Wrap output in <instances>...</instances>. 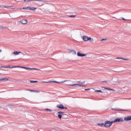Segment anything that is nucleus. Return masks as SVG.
I'll list each match as a JSON object with an SVG mask.
<instances>
[{"label":"nucleus","instance_id":"f257e3e1","mask_svg":"<svg viewBox=\"0 0 131 131\" xmlns=\"http://www.w3.org/2000/svg\"><path fill=\"white\" fill-rule=\"evenodd\" d=\"M82 39L84 40V41H88V40H90L91 42H93V41H94V39L86 35H84L82 37Z\"/></svg>","mask_w":131,"mask_h":131},{"label":"nucleus","instance_id":"f03ea898","mask_svg":"<svg viewBox=\"0 0 131 131\" xmlns=\"http://www.w3.org/2000/svg\"><path fill=\"white\" fill-rule=\"evenodd\" d=\"M112 124H113V121H106L104 123V126L105 127H110V126H111Z\"/></svg>","mask_w":131,"mask_h":131},{"label":"nucleus","instance_id":"7ed1b4c3","mask_svg":"<svg viewBox=\"0 0 131 131\" xmlns=\"http://www.w3.org/2000/svg\"><path fill=\"white\" fill-rule=\"evenodd\" d=\"M123 121H124L123 118H119L115 119L114 121H113V123H115L116 122H122Z\"/></svg>","mask_w":131,"mask_h":131},{"label":"nucleus","instance_id":"20e7f679","mask_svg":"<svg viewBox=\"0 0 131 131\" xmlns=\"http://www.w3.org/2000/svg\"><path fill=\"white\" fill-rule=\"evenodd\" d=\"M77 56H78V57H84V56H86V54H81V53H80V52H78Z\"/></svg>","mask_w":131,"mask_h":131},{"label":"nucleus","instance_id":"39448f33","mask_svg":"<svg viewBox=\"0 0 131 131\" xmlns=\"http://www.w3.org/2000/svg\"><path fill=\"white\" fill-rule=\"evenodd\" d=\"M112 110H113V111H120V112H121V111H126L125 110H121V109H119L118 108H112Z\"/></svg>","mask_w":131,"mask_h":131},{"label":"nucleus","instance_id":"423d86ee","mask_svg":"<svg viewBox=\"0 0 131 131\" xmlns=\"http://www.w3.org/2000/svg\"><path fill=\"white\" fill-rule=\"evenodd\" d=\"M124 120L125 121H129V120H131V116H128L127 117H125L124 118Z\"/></svg>","mask_w":131,"mask_h":131},{"label":"nucleus","instance_id":"0eeeda50","mask_svg":"<svg viewBox=\"0 0 131 131\" xmlns=\"http://www.w3.org/2000/svg\"><path fill=\"white\" fill-rule=\"evenodd\" d=\"M57 107L59 108V109H64L65 107H64V105L63 104H57Z\"/></svg>","mask_w":131,"mask_h":131},{"label":"nucleus","instance_id":"6e6552de","mask_svg":"<svg viewBox=\"0 0 131 131\" xmlns=\"http://www.w3.org/2000/svg\"><path fill=\"white\" fill-rule=\"evenodd\" d=\"M20 23L22 24H26V23H27V19H23L20 20Z\"/></svg>","mask_w":131,"mask_h":131},{"label":"nucleus","instance_id":"1a4fd4ad","mask_svg":"<svg viewBox=\"0 0 131 131\" xmlns=\"http://www.w3.org/2000/svg\"><path fill=\"white\" fill-rule=\"evenodd\" d=\"M43 82L45 83H49V82H55V83H60V82H58V81H48V82Z\"/></svg>","mask_w":131,"mask_h":131},{"label":"nucleus","instance_id":"9d476101","mask_svg":"<svg viewBox=\"0 0 131 131\" xmlns=\"http://www.w3.org/2000/svg\"><path fill=\"white\" fill-rule=\"evenodd\" d=\"M9 79L8 78H4L0 79V81H8Z\"/></svg>","mask_w":131,"mask_h":131},{"label":"nucleus","instance_id":"9b49d317","mask_svg":"<svg viewBox=\"0 0 131 131\" xmlns=\"http://www.w3.org/2000/svg\"><path fill=\"white\" fill-rule=\"evenodd\" d=\"M116 59H117L118 60H124V61H127V58H123L122 57H117L116 58Z\"/></svg>","mask_w":131,"mask_h":131},{"label":"nucleus","instance_id":"f8f14e48","mask_svg":"<svg viewBox=\"0 0 131 131\" xmlns=\"http://www.w3.org/2000/svg\"><path fill=\"white\" fill-rule=\"evenodd\" d=\"M31 9V7H25L23 8V10H30Z\"/></svg>","mask_w":131,"mask_h":131},{"label":"nucleus","instance_id":"ddd939ff","mask_svg":"<svg viewBox=\"0 0 131 131\" xmlns=\"http://www.w3.org/2000/svg\"><path fill=\"white\" fill-rule=\"evenodd\" d=\"M12 7L13 6H4V9H14V8H12Z\"/></svg>","mask_w":131,"mask_h":131},{"label":"nucleus","instance_id":"4468645a","mask_svg":"<svg viewBox=\"0 0 131 131\" xmlns=\"http://www.w3.org/2000/svg\"><path fill=\"white\" fill-rule=\"evenodd\" d=\"M28 69L29 70H39V69H36V68H28Z\"/></svg>","mask_w":131,"mask_h":131},{"label":"nucleus","instance_id":"2eb2a0df","mask_svg":"<svg viewBox=\"0 0 131 131\" xmlns=\"http://www.w3.org/2000/svg\"><path fill=\"white\" fill-rule=\"evenodd\" d=\"M20 53H21V52L14 51L13 52V55H19Z\"/></svg>","mask_w":131,"mask_h":131},{"label":"nucleus","instance_id":"dca6fc26","mask_svg":"<svg viewBox=\"0 0 131 131\" xmlns=\"http://www.w3.org/2000/svg\"><path fill=\"white\" fill-rule=\"evenodd\" d=\"M97 125H99V126H104L105 125V124H104V123H98L97 124Z\"/></svg>","mask_w":131,"mask_h":131},{"label":"nucleus","instance_id":"f3484780","mask_svg":"<svg viewBox=\"0 0 131 131\" xmlns=\"http://www.w3.org/2000/svg\"><path fill=\"white\" fill-rule=\"evenodd\" d=\"M1 67L2 68H11V66H7V67H5V66H2Z\"/></svg>","mask_w":131,"mask_h":131},{"label":"nucleus","instance_id":"a211bd4d","mask_svg":"<svg viewBox=\"0 0 131 131\" xmlns=\"http://www.w3.org/2000/svg\"><path fill=\"white\" fill-rule=\"evenodd\" d=\"M36 9L37 8L35 7H31V9H30V10H32V11H35Z\"/></svg>","mask_w":131,"mask_h":131},{"label":"nucleus","instance_id":"6ab92c4d","mask_svg":"<svg viewBox=\"0 0 131 131\" xmlns=\"http://www.w3.org/2000/svg\"><path fill=\"white\" fill-rule=\"evenodd\" d=\"M95 93H103L101 90H95Z\"/></svg>","mask_w":131,"mask_h":131},{"label":"nucleus","instance_id":"aec40b11","mask_svg":"<svg viewBox=\"0 0 131 131\" xmlns=\"http://www.w3.org/2000/svg\"><path fill=\"white\" fill-rule=\"evenodd\" d=\"M58 114H60V115H62L63 114H64V112H58Z\"/></svg>","mask_w":131,"mask_h":131},{"label":"nucleus","instance_id":"412c9836","mask_svg":"<svg viewBox=\"0 0 131 131\" xmlns=\"http://www.w3.org/2000/svg\"><path fill=\"white\" fill-rule=\"evenodd\" d=\"M68 85H70V86H76V85H77V84H68Z\"/></svg>","mask_w":131,"mask_h":131},{"label":"nucleus","instance_id":"4be33fe9","mask_svg":"<svg viewBox=\"0 0 131 131\" xmlns=\"http://www.w3.org/2000/svg\"><path fill=\"white\" fill-rule=\"evenodd\" d=\"M20 66H11V68H19Z\"/></svg>","mask_w":131,"mask_h":131},{"label":"nucleus","instance_id":"5701e85b","mask_svg":"<svg viewBox=\"0 0 131 131\" xmlns=\"http://www.w3.org/2000/svg\"><path fill=\"white\" fill-rule=\"evenodd\" d=\"M105 90H107V91H114V90L108 88H105Z\"/></svg>","mask_w":131,"mask_h":131},{"label":"nucleus","instance_id":"b1692460","mask_svg":"<svg viewBox=\"0 0 131 131\" xmlns=\"http://www.w3.org/2000/svg\"><path fill=\"white\" fill-rule=\"evenodd\" d=\"M71 53H72L73 54H74L75 55H76V51H74V50H72Z\"/></svg>","mask_w":131,"mask_h":131},{"label":"nucleus","instance_id":"393cba45","mask_svg":"<svg viewBox=\"0 0 131 131\" xmlns=\"http://www.w3.org/2000/svg\"><path fill=\"white\" fill-rule=\"evenodd\" d=\"M18 68H24V69H28V68H27V67H21V66H20V67H18Z\"/></svg>","mask_w":131,"mask_h":131},{"label":"nucleus","instance_id":"a878e982","mask_svg":"<svg viewBox=\"0 0 131 131\" xmlns=\"http://www.w3.org/2000/svg\"><path fill=\"white\" fill-rule=\"evenodd\" d=\"M46 111H48V112H52V110L50 108H46Z\"/></svg>","mask_w":131,"mask_h":131},{"label":"nucleus","instance_id":"bb28decb","mask_svg":"<svg viewBox=\"0 0 131 131\" xmlns=\"http://www.w3.org/2000/svg\"><path fill=\"white\" fill-rule=\"evenodd\" d=\"M58 117L59 118V119H62V115H60V114L58 115Z\"/></svg>","mask_w":131,"mask_h":131},{"label":"nucleus","instance_id":"cd10ccee","mask_svg":"<svg viewBox=\"0 0 131 131\" xmlns=\"http://www.w3.org/2000/svg\"><path fill=\"white\" fill-rule=\"evenodd\" d=\"M69 17L70 18H74V17H76V15H70Z\"/></svg>","mask_w":131,"mask_h":131},{"label":"nucleus","instance_id":"c85d7f7f","mask_svg":"<svg viewBox=\"0 0 131 131\" xmlns=\"http://www.w3.org/2000/svg\"><path fill=\"white\" fill-rule=\"evenodd\" d=\"M103 40H108V38H103L101 40V41H103Z\"/></svg>","mask_w":131,"mask_h":131},{"label":"nucleus","instance_id":"c756f323","mask_svg":"<svg viewBox=\"0 0 131 131\" xmlns=\"http://www.w3.org/2000/svg\"><path fill=\"white\" fill-rule=\"evenodd\" d=\"M77 85H78V86H85V85H83L80 84H77Z\"/></svg>","mask_w":131,"mask_h":131},{"label":"nucleus","instance_id":"7c9ffc66","mask_svg":"<svg viewBox=\"0 0 131 131\" xmlns=\"http://www.w3.org/2000/svg\"><path fill=\"white\" fill-rule=\"evenodd\" d=\"M38 81H33V80H30V82L33 83V82H37Z\"/></svg>","mask_w":131,"mask_h":131},{"label":"nucleus","instance_id":"2f4dec72","mask_svg":"<svg viewBox=\"0 0 131 131\" xmlns=\"http://www.w3.org/2000/svg\"><path fill=\"white\" fill-rule=\"evenodd\" d=\"M32 1H33V0H24V2H31Z\"/></svg>","mask_w":131,"mask_h":131},{"label":"nucleus","instance_id":"473e14b6","mask_svg":"<svg viewBox=\"0 0 131 131\" xmlns=\"http://www.w3.org/2000/svg\"><path fill=\"white\" fill-rule=\"evenodd\" d=\"M0 29H5V27L3 26L0 27Z\"/></svg>","mask_w":131,"mask_h":131},{"label":"nucleus","instance_id":"72a5a7b5","mask_svg":"<svg viewBox=\"0 0 131 131\" xmlns=\"http://www.w3.org/2000/svg\"><path fill=\"white\" fill-rule=\"evenodd\" d=\"M122 20H124V21H127V19L122 17Z\"/></svg>","mask_w":131,"mask_h":131},{"label":"nucleus","instance_id":"f704fd0d","mask_svg":"<svg viewBox=\"0 0 131 131\" xmlns=\"http://www.w3.org/2000/svg\"><path fill=\"white\" fill-rule=\"evenodd\" d=\"M66 81H67V80H65L62 81H61V82H61L62 83H63V82H66Z\"/></svg>","mask_w":131,"mask_h":131},{"label":"nucleus","instance_id":"c9c22d12","mask_svg":"<svg viewBox=\"0 0 131 131\" xmlns=\"http://www.w3.org/2000/svg\"><path fill=\"white\" fill-rule=\"evenodd\" d=\"M81 81H77V82L78 83H81Z\"/></svg>","mask_w":131,"mask_h":131},{"label":"nucleus","instance_id":"e433bc0d","mask_svg":"<svg viewBox=\"0 0 131 131\" xmlns=\"http://www.w3.org/2000/svg\"><path fill=\"white\" fill-rule=\"evenodd\" d=\"M81 83H82V84H83L85 83V81H82Z\"/></svg>","mask_w":131,"mask_h":131},{"label":"nucleus","instance_id":"4c0bfd02","mask_svg":"<svg viewBox=\"0 0 131 131\" xmlns=\"http://www.w3.org/2000/svg\"><path fill=\"white\" fill-rule=\"evenodd\" d=\"M33 1H36L37 2H41L42 0H33Z\"/></svg>","mask_w":131,"mask_h":131},{"label":"nucleus","instance_id":"58836bf2","mask_svg":"<svg viewBox=\"0 0 131 131\" xmlns=\"http://www.w3.org/2000/svg\"><path fill=\"white\" fill-rule=\"evenodd\" d=\"M34 92H35V93H39V91H34Z\"/></svg>","mask_w":131,"mask_h":131},{"label":"nucleus","instance_id":"ea45409f","mask_svg":"<svg viewBox=\"0 0 131 131\" xmlns=\"http://www.w3.org/2000/svg\"><path fill=\"white\" fill-rule=\"evenodd\" d=\"M102 82H107V81H102Z\"/></svg>","mask_w":131,"mask_h":131},{"label":"nucleus","instance_id":"a19ab883","mask_svg":"<svg viewBox=\"0 0 131 131\" xmlns=\"http://www.w3.org/2000/svg\"><path fill=\"white\" fill-rule=\"evenodd\" d=\"M91 89H85V91H90Z\"/></svg>","mask_w":131,"mask_h":131},{"label":"nucleus","instance_id":"79ce46f5","mask_svg":"<svg viewBox=\"0 0 131 131\" xmlns=\"http://www.w3.org/2000/svg\"><path fill=\"white\" fill-rule=\"evenodd\" d=\"M64 109H66V110H67V107H64Z\"/></svg>","mask_w":131,"mask_h":131},{"label":"nucleus","instance_id":"37998d69","mask_svg":"<svg viewBox=\"0 0 131 131\" xmlns=\"http://www.w3.org/2000/svg\"><path fill=\"white\" fill-rule=\"evenodd\" d=\"M0 53H2V50H0Z\"/></svg>","mask_w":131,"mask_h":131},{"label":"nucleus","instance_id":"c03bdc74","mask_svg":"<svg viewBox=\"0 0 131 131\" xmlns=\"http://www.w3.org/2000/svg\"><path fill=\"white\" fill-rule=\"evenodd\" d=\"M31 92H35L34 91H33V90H31Z\"/></svg>","mask_w":131,"mask_h":131},{"label":"nucleus","instance_id":"a18cd8bd","mask_svg":"<svg viewBox=\"0 0 131 131\" xmlns=\"http://www.w3.org/2000/svg\"><path fill=\"white\" fill-rule=\"evenodd\" d=\"M0 68H3L2 67V66H1V67H0Z\"/></svg>","mask_w":131,"mask_h":131},{"label":"nucleus","instance_id":"49530a36","mask_svg":"<svg viewBox=\"0 0 131 131\" xmlns=\"http://www.w3.org/2000/svg\"><path fill=\"white\" fill-rule=\"evenodd\" d=\"M0 74H1L0 73Z\"/></svg>","mask_w":131,"mask_h":131}]
</instances>
